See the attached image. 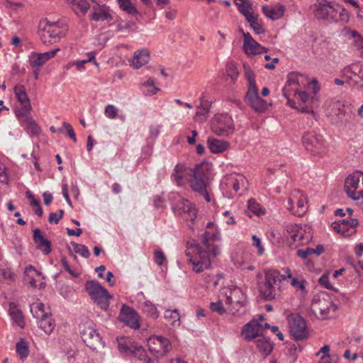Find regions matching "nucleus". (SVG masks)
Here are the masks:
<instances>
[{
	"instance_id": "obj_1",
	"label": "nucleus",
	"mask_w": 363,
	"mask_h": 363,
	"mask_svg": "<svg viewBox=\"0 0 363 363\" xmlns=\"http://www.w3.org/2000/svg\"><path fill=\"white\" fill-rule=\"evenodd\" d=\"M213 226V223L208 222L201 242L192 245L186 252L192 269L196 273L210 269L213 260L220 253L219 246L215 243L220 240V233Z\"/></svg>"
},
{
	"instance_id": "obj_2",
	"label": "nucleus",
	"mask_w": 363,
	"mask_h": 363,
	"mask_svg": "<svg viewBox=\"0 0 363 363\" xmlns=\"http://www.w3.org/2000/svg\"><path fill=\"white\" fill-rule=\"evenodd\" d=\"M212 179V164L203 162L190 168L184 164H177L171 174V179L177 186H184L188 182L196 193L203 196L206 202L211 201L207 186Z\"/></svg>"
},
{
	"instance_id": "obj_3",
	"label": "nucleus",
	"mask_w": 363,
	"mask_h": 363,
	"mask_svg": "<svg viewBox=\"0 0 363 363\" xmlns=\"http://www.w3.org/2000/svg\"><path fill=\"white\" fill-rule=\"evenodd\" d=\"M67 29L63 21H50L45 18L39 23L38 33L43 43L52 44L64 38Z\"/></svg>"
},
{
	"instance_id": "obj_4",
	"label": "nucleus",
	"mask_w": 363,
	"mask_h": 363,
	"mask_svg": "<svg viewBox=\"0 0 363 363\" xmlns=\"http://www.w3.org/2000/svg\"><path fill=\"white\" fill-rule=\"evenodd\" d=\"M286 279V275L281 274L277 270H267L264 281L259 284L258 288L260 296L265 301L274 299L279 291L281 281Z\"/></svg>"
},
{
	"instance_id": "obj_5",
	"label": "nucleus",
	"mask_w": 363,
	"mask_h": 363,
	"mask_svg": "<svg viewBox=\"0 0 363 363\" xmlns=\"http://www.w3.org/2000/svg\"><path fill=\"white\" fill-rule=\"evenodd\" d=\"M336 310L337 306L327 293H318L311 301V311L318 319L326 320L333 318Z\"/></svg>"
},
{
	"instance_id": "obj_6",
	"label": "nucleus",
	"mask_w": 363,
	"mask_h": 363,
	"mask_svg": "<svg viewBox=\"0 0 363 363\" xmlns=\"http://www.w3.org/2000/svg\"><path fill=\"white\" fill-rule=\"evenodd\" d=\"M245 78L248 82V89L245 95V101L258 113H262L267 108V102L259 97L256 86L255 75L251 69L244 65Z\"/></svg>"
},
{
	"instance_id": "obj_7",
	"label": "nucleus",
	"mask_w": 363,
	"mask_h": 363,
	"mask_svg": "<svg viewBox=\"0 0 363 363\" xmlns=\"http://www.w3.org/2000/svg\"><path fill=\"white\" fill-rule=\"evenodd\" d=\"M86 291L91 298L102 310L106 311L109 307V300L112 296L97 281H87L85 284Z\"/></svg>"
},
{
	"instance_id": "obj_8",
	"label": "nucleus",
	"mask_w": 363,
	"mask_h": 363,
	"mask_svg": "<svg viewBox=\"0 0 363 363\" xmlns=\"http://www.w3.org/2000/svg\"><path fill=\"white\" fill-rule=\"evenodd\" d=\"M211 130L218 135L229 136L235 131L232 117L228 113L216 114L211 121Z\"/></svg>"
},
{
	"instance_id": "obj_9",
	"label": "nucleus",
	"mask_w": 363,
	"mask_h": 363,
	"mask_svg": "<svg viewBox=\"0 0 363 363\" xmlns=\"http://www.w3.org/2000/svg\"><path fill=\"white\" fill-rule=\"evenodd\" d=\"M345 190L347 196L353 200L363 197V172H355L350 174L345 182Z\"/></svg>"
},
{
	"instance_id": "obj_10",
	"label": "nucleus",
	"mask_w": 363,
	"mask_h": 363,
	"mask_svg": "<svg viewBox=\"0 0 363 363\" xmlns=\"http://www.w3.org/2000/svg\"><path fill=\"white\" fill-rule=\"evenodd\" d=\"M306 150L313 155H321L325 152L326 143L323 135L314 132H307L302 137Z\"/></svg>"
},
{
	"instance_id": "obj_11",
	"label": "nucleus",
	"mask_w": 363,
	"mask_h": 363,
	"mask_svg": "<svg viewBox=\"0 0 363 363\" xmlns=\"http://www.w3.org/2000/svg\"><path fill=\"white\" fill-rule=\"evenodd\" d=\"M173 197L177 199V203L172 206L174 213L181 215L184 220L191 222L192 225L197 216V210L195 206L189 200L179 195H173Z\"/></svg>"
},
{
	"instance_id": "obj_12",
	"label": "nucleus",
	"mask_w": 363,
	"mask_h": 363,
	"mask_svg": "<svg viewBox=\"0 0 363 363\" xmlns=\"http://www.w3.org/2000/svg\"><path fill=\"white\" fill-rule=\"evenodd\" d=\"M288 323L291 335L296 340L306 339L308 330L305 319L298 314H291L288 316Z\"/></svg>"
},
{
	"instance_id": "obj_13",
	"label": "nucleus",
	"mask_w": 363,
	"mask_h": 363,
	"mask_svg": "<svg viewBox=\"0 0 363 363\" xmlns=\"http://www.w3.org/2000/svg\"><path fill=\"white\" fill-rule=\"evenodd\" d=\"M246 179L242 175H230L225 178L221 186L223 189H226L228 198H233L236 195H241L245 189Z\"/></svg>"
},
{
	"instance_id": "obj_14",
	"label": "nucleus",
	"mask_w": 363,
	"mask_h": 363,
	"mask_svg": "<svg viewBox=\"0 0 363 363\" xmlns=\"http://www.w3.org/2000/svg\"><path fill=\"white\" fill-rule=\"evenodd\" d=\"M306 196L299 190H294L287 201L286 208L294 216H301L307 211Z\"/></svg>"
},
{
	"instance_id": "obj_15",
	"label": "nucleus",
	"mask_w": 363,
	"mask_h": 363,
	"mask_svg": "<svg viewBox=\"0 0 363 363\" xmlns=\"http://www.w3.org/2000/svg\"><path fill=\"white\" fill-rule=\"evenodd\" d=\"M149 351L156 358L166 355L171 349L169 340L162 336H152L147 339Z\"/></svg>"
},
{
	"instance_id": "obj_16",
	"label": "nucleus",
	"mask_w": 363,
	"mask_h": 363,
	"mask_svg": "<svg viewBox=\"0 0 363 363\" xmlns=\"http://www.w3.org/2000/svg\"><path fill=\"white\" fill-rule=\"evenodd\" d=\"M286 230L290 238L297 245L306 244L312 239L311 229L306 225L289 224L286 226Z\"/></svg>"
},
{
	"instance_id": "obj_17",
	"label": "nucleus",
	"mask_w": 363,
	"mask_h": 363,
	"mask_svg": "<svg viewBox=\"0 0 363 363\" xmlns=\"http://www.w3.org/2000/svg\"><path fill=\"white\" fill-rule=\"evenodd\" d=\"M317 91L318 90H315L313 91L314 95L309 98L306 91H298L297 90H295L292 95L297 98L298 102L296 103L295 101V106L291 107L301 113H313V104L318 101V99L315 96Z\"/></svg>"
},
{
	"instance_id": "obj_18",
	"label": "nucleus",
	"mask_w": 363,
	"mask_h": 363,
	"mask_svg": "<svg viewBox=\"0 0 363 363\" xmlns=\"http://www.w3.org/2000/svg\"><path fill=\"white\" fill-rule=\"evenodd\" d=\"M81 337L85 345L92 350L102 345L101 337L99 333L91 326L85 327L80 332Z\"/></svg>"
},
{
	"instance_id": "obj_19",
	"label": "nucleus",
	"mask_w": 363,
	"mask_h": 363,
	"mask_svg": "<svg viewBox=\"0 0 363 363\" xmlns=\"http://www.w3.org/2000/svg\"><path fill=\"white\" fill-rule=\"evenodd\" d=\"M303 76L297 72H291L288 74L287 81L285 86L282 89L284 96L287 99V105L289 106H295V101L290 98L296 89H294L293 86H298L300 83V79Z\"/></svg>"
},
{
	"instance_id": "obj_20",
	"label": "nucleus",
	"mask_w": 363,
	"mask_h": 363,
	"mask_svg": "<svg viewBox=\"0 0 363 363\" xmlns=\"http://www.w3.org/2000/svg\"><path fill=\"white\" fill-rule=\"evenodd\" d=\"M118 319L125 325L136 330L140 328L138 313L130 307L123 305L118 315Z\"/></svg>"
},
{
	"instance_id": "obj_21",
	"label": "nucleus",
	"mask_w": 363,
	"mask_h": 363,
	"mask_svg": "<svg viewBox=\"0 0 363 363\" xmlns=\"http://www.w3.org/2000/svg\"><path fill=\"white\" fill-rule=\"evenodd\" d=\"M343 74L357 86H363V65L354 63L343 69Z\"/></svg>"
},
{
	"instance_id": "obj_22",
	"label": "nucleus",
	"mask_w": 363,
	"mask_h": 363,
	"mask_svg": "<svg viewBox=\"0 0 363 363\" xmlns=\"http://www.w3.org/2000/svg\"><path fill=\"white\" fill-rule=\"evenodd\" d=\"M359 225V221L357 218L348 217L339 220L338 221L332 223L333 228L337 233H342L345 235H348L350 233L355 232L354 228Z\"/></svg>"
},
{
	"instance_id": "obj_23",
	"label": "nucleus",
	"mask_w": 363,
	"mask_h": 363,
	"mask_svg": "<svg viewBox=\"0 0 363 363\" xmlns=\"http://www.w3.org/2000/svg\"><path fill=\"white\" fill-rule=\"evenodd\" d=\"M225 303L232 305L234 308L242 307L246 303V296L238 287L228 289L225 292Z\"/></svg>"
},
{
	"instance_id": "obj_24",
	"label": "nucleus",
	"mask_w": 363,
	"mask_h": 363,
	"mask_svg": "<svg viewBox=\"0 0 363 363\" xmlns=\"http://www.w3.org/2000/svg\"><path fill=\"white\" fill-rule=\"evenodd\" d=\"M94 4L91 6L92 15L91 19L94 21H110L113 16L110 8L106 4H99L92 0Z\"/></svg>"
},
{
	"instance_id": "obj_25",
	"label": "nucleus",
	"mask_w": 363,
	"mask_h": 363,
	"mask_svg": "<svg viewBox=\"0 0 363 363\" xmlns=\"http://www.w3.org/2000/svg\"><path fill=\"white\" fill-rule=\"evenodd\" d=\"M18 117L21 125L30 135L38 136L40 133V128L31 117L30 111L18 113Z\"/></svg>"
},
{
	"instance_id": "obj_26",
	"label": "nucleus",
	"mask_w": 363,
	"mask_h": 363,
	"mask_svg": "<svg viewBox=\"0 0 363 363\" xmlns=\"http://www.w3.org/2000/svg\"><path fill=\"white\" fill-rule=\"evenodd\" d=\"M262 330V323H259L256 319H253L243 326L241 334L246 341L250 342L260 335Z\"/></svg>"
},
{
	"instance_id": "obj_27",
	"label": "nucleus",
	"mask_w": 363,
	"mask_h": 363,
	"mask_svg": "<svg viewBox=\"0 0 363 363\" xmlns=\"http://www.w3.org/2000/svg\"><path fill=\"white\" fill-rule=\"evenodd\" d=\"M244 43L243 50L247 55H258L267 52V49L262 47L255 40L252 38L249 33H243Z\"/></svg>"
},
{
	"instance_id": "obj_28",
	"label": "nucleus",
	"mask_w": 363,
	"mask_h": 363,
	"mask_svg": "<svg viewBox=\"0 0 363 363\" xmlns=\"http://www.w3.org/2000/svg\"><path fill=\"white\" fill-rule=\"evenodd\" d=\"M14 93L18 99V101L22 105V108L18 111V113H21L23 112H29L31 109V105L30 103V99L28 96V94L26 91V87L24 85L21 84H18L14 86Z\"/></svg>"
},
{
	"instance_id": "obj_29",
	"label": "nucleus",
	"mask_w": 363,
	"mask_h": 363,
	"mask_svg": "<svg viewBox=\"0 0 363 363\" xmlns=\"http://www.w3.org/2000/svg\"><path fill=\"white\" fill-rule=\"evenodd\" d=\"M315 16L318 19L329 21L334 5L325 0H318L315 4Z\"/></svg>"
},
{
	"instance_id": "obj_30",
	"label": "nucleus",
	"mask_w": 363,
	"mask_h": 363,
	"mask_svg": "<svg viewBox=\"0 0 363 363\" xmlns=\"http://www.w3.org/2000/svg\"><path fill=\"white\" fill-rule=\"evenodd\" d=\"M149 60V52L147 50L142 49L134 52L133 57L129 60V64L134 69H139L146 65Z\"/></svg>"
},
{
	"instance_id": "obj_31",
	"label": "nucleus",
	"mask_w": 363,
	"mask_h": 363,
	"mask_svg": "<svg viewBox=\"0 0 363 363\" xmlns=\"http://www.w3.org/2000/svg\"><path fill=\"white\" fill-rule=\"evenodd\" d=\"M33 240L37 244L38 248L44 254L48 255L50 253L51 242L44 238L40 230L38 228L33 230Z\"/></svg>"
},
{
	"instance_id": "obj_32",
	"label": "nucleus",
	"mask_w": 363,
	"mask_h": 363,
	"mask_svg": "<svg viewBox=\"0 0 363 363\" xmlns=\"http://www.w3.org/2000/svg\"><path fill=\"white\" fill-rule=\"evenodd\" d=\"M349 18V13L345 8L339 4L334 5L333 13H330L329 21L345 24L348 22Z\"/></svg>"
},
{
	"instance_id": "obj_33",
	"label": "nucleus",
	"mask_w": 363,
	"mask_h": 363,
	"mask_svg": "<svg viewBox=\"0 0 363 363\" xmlns=\"http://www.w3.org/2000/svg\"><path fill=\"white\" fill-rule=\"evenodd\" d=\"M9 315L11 320L21 328L25 326L24 317L21 310L14 303H10L9 306Z\"/></svg>"
},
{
	"instance_id": "obj_34",
	"label": "nucleus",
	"mask_w": 363,
	"mask_h": 363,
	"mask_svg": "<svg viewBox=\"0 0 363 363\" xmlns=\"http://www.w3.org/2000/svg\"><path fill=\"white\" fill-rule=\"evenodd\" d=\"M262 11L267 18L275 21L283 16L285 11V6L281 4H278L274 7L263 6Z\"/></svg>"
},
{
	"instance_id": "obj_35",
	"label": "nucleus",
	"mask_w": 363,
	"mask_h": 363,
	"mask_svg": "<svg viewBox=\"0 0 363 363\" xmlns=\"http://www.w3.org/2000/svg\"><path fill=\"white\" fill-rule=\"evenodd\" d=\"M207 143L209 150L213 153L223 152L226 150L229 146L228 142L216 138H208Z\"/></svg>"
},
{
	"instance_id": "obj_36",
	"label": "nucleus",
	"mask_w": 363,
	"mask_h": 363,
	"mask_svg": "<svg viewBox=\"0 0 363 363\" xmlns=\"http://www.w3.org/2000/svg\"><path fill=\"white\" fill-rule=\"evenodd\" d=\"M67 2L77 15H84L91 7L87 0H67Z\"/></svg>"
},
{
	"instance_id": "obj_37",
	"label": "nucleus",
	"mask_w": 363,
	"mask_h": 363,
	"mask_svg": "<svg viewBox=\"0 0 363 363\" xmlns=\"http://www.w3.org/2000/svg\"><path fill=\"white\" fill-rule=\"evenodd\" d=\"M258 350L264 357L271 354L273 350L274 345L271 342L270 340L267 337H262L255 342Z\"/></svg>"
},
{
	"instance_id": "obj_38",
	"label": "nucleus",
	"mask_w": 363,
	"mask_h": 363,
	"mask_svg": "<svg viewBox=\"0 0 363 363\" xmlns=\"http://www.w3.org/2000/svg\"><path fill=\"white\" fill-rule=\"evenodd\" d=\"M38 324L39 328L48 335L50 334L55 327L52 318L48 314L38 319Z\"/></svg>"
},
{
	"instance_id": "obj_39",
	"label": "nucleus",
	"mask_w": 363,
	"mask_h": 363,
	"mask_svg": "<svg viewBox=\"0 0 363 363\" xmlns=\"http://www.w3.org/2000/svg\"><path fill=\"white\" fill-rule=\"evenodd\" d=\"M26 276V281L28 282V284L32 287H37V277H40V273L38 272L34 267L32 265H29L27 267L24 272Z\"/></svg>"
},
{
	"instance_id": "obj_40",
	"label": "nucleus",
	"mask_w": 363,
	"mask_h": 363,
	"mask_svg": "<svg viewBox=\"0 0 363 363\" xmlns=\"http://www.w3.org/2000/svg\"><path fill=\"white\" fill-rule=\"evenodd\" d=\"M16 352L21 360L26 359L29 354L28 342L23 338H21L16 345Z\"/></svg>"
},
{
	"instance_id": "obj_41",
	"label": "nucleus",
	"mask_w": 363,
	"mask_h": 363,
	"mask_svg": "<svg viewBox=\"0 0 363 363\" xmlns=\"http://www.w3.org/2000/svg\"><path fill=\"white\" fill-rule=\"evenodd\" d=\"M142 311L147 316L156 320L159 317V311L155 304L150 301H145L142 304Z\"/></svg>"
},
{
	"instance_id": "obj_42",
	"label": "nucleus",
	"mask_w": 363,
	"mask_h": 363,
	"mask_svg": "<svg viewBox=\"0 0 363 363\" xmlns=\"http://www.w3.org/2000/svg\"><path fill=\"white\" fill-rule=\"evenodd\" d=\"M164 318L173 326L180 325V315L178 310H166Z\"/></svg>"
},
{
	"instance_id": "obj_43",
	"label": "nucleus",
	"mask_w": 363,
	"mask_h": 363,
	"mask_svg": "<svg viewBox=\"0 0 363 363\" xmlns=\"http://www.w3.org/2000/svg\"><path fill=\"white\" fill-rule=\"evenodd\" d=\"M30 313L36 319H40L48 313H45V305L41 302L33 303L30 306Z\"/></svg>"
},
{
	"instance_id": "obj_44",
	"label": "nucleus",
	"mask_w": 363,
	"mask_h": 363,
	"mask_svg": "<svg viewBox=\"0 0 363 363\" xmlns=\"http://www.w3.org/2000/svg\"><path fill=\"white\" fill-rule=\"evenodd\" d=\"M131 354H133L138 359L143 361L145 363L151 362V359L147 356L145 349L138 344H135L131 352Z\"/></svg>"
},
{
	"instance_id": "obj_45",
	"label": "nucleus",
	"mask_w": 363,
	"mask_h": 363,
	"mask_svg": "<svg viewBox=\"0 0 363 363\" xmlns=\"http://www.w3.org/2000/svg\"><path fill=\"white\" fill-rule=\"evenodd\" d=\"M119 7L130 15H137L138 11L130 0H118Z\"/></svg>"
},
{
	"instance_id": "obj_46",
	"label": "nucleus",
	"mask_w": 363,
	"mask_h": 363,
	"mask_svg": "<svg viewBox=\"0 0 363 363\" xmlns=\"http://www.w3.org/2000/svg\"><path fill=\"white\" fill-rule=\"evenodd\" d=\"M29 63L33 68H40L45 62L41 53L33 52L29 55Z\"/></svg>"
},
{
	"instance_id": "obj_47",
	"label": "nucleus",
	"mask_w": 363,
	"mask_h": 363,
	"mask_svg": "<svg viewBox=\"0 0 363 363\" xmlns=\"http://www.w3.org/2000/svg\"><path fill=\"white\" fill-rule=\"evenodd\" d=\"M286 278L291 279V284L294 288L301 290V291H305L306 290V281L303 279H298L297 277H294L290 272V270L287 269V274L286 275Z\"/></svg>"
},
{
	"instance_id": "obj_48",
	"label": "nucleus",
	"mask_w": 363,
	"mask_h": 363,
	"mask_svg": "<svg viewBox=\"0 0 363 363\" xmlns=\"http://www.w3.org/2000/svg\"><path fill=\"white\" fill-rule=\"evenodd\" d=\"M135 345V343L129 338H121L118 342L119 350L125 353H131Z\"/></svg>"
},
{
	"instance_id": "obj_49",
	"label": "nucleus",
	"mask_w": 363,
	"mask_h": 363,
	"mask_svg": "<svg viewBox=\"0 0 363 363\" xmlns=\"http://www.w3.org/2000/svg\"><path fill=\"white\" fill-rule=\"evenodd\" d=\"M71 245L73 247V250L75 253L80 255L84 258H88L90 256V252L89 249L84 245L78 244L74 242H72Z\"/></svg>"
},
{
	"instance_id": "obj_50",
	"label": "nucleus",
	"mask_w": 363,
	"mask_h": 363,
	"mask_svg": "<svg viewBox=\"0 0 363 363\" xmlns=\"http://www.w3.org/2000/svg\"><path fill=\"white\" fill-rule=\"evenodd\" d=\"M227 75L233 80L235 81L239 75V72L236 65L233 62H229L226 65Z\"/></svg>"
},
{
	"instance_id": "obj_51",
	"label": "nucleus",
	"mask_w": 363,
	"mask_h": 363,
	"mask_svg": "<svg viewBox=\"0 0 363 363\" xmlns=\"http://www.w3.org/2000/svg\"><path fill=\"white\" fill-rule=\"evenodd\" d=\"M118 108L113 104H108L104 108V115L109 119H115L118 116Z\"/></svg>"
},
{
	"instance_id": "obj_52",
	"label": "nucleus",
	"mask_w": 363,
	"mask_h": 363,
	"mask_svg": "<svg viewBox=\"0 0 363 363\" xmlns=\"http://www.w3.org/2000/svg\"><path fill=\"white\" fill-rule=\"evenodd\" d=\"M88 57H89L86 60L74 62V65L77 67L78 70H81L82 69H83L84 65L89 62H94V65L96 66H98V63L95 60V56L93 52H89Z\"/></svg>"
},
{
	"instance_id": "obj_53",
	"label": "nucleus",
	"mask_w": 363,
	"mask_h": 363,
	"mask_svg": "<svg viewBox=\"0 0 363 363\" xmlns=\"http://www.w3.org/2000/svg\"><path fill=\"white\" fill-rule=\"evenodd\" d=\"M209 112V106H201L198 108V110L196 111V116L199 118L200 122L204 121L208 114Z\"/></svg>"
},
{
	"instance_id": "obj_54",
	"label": "nucleus",
	"mask_w": 363,
	"mask_h": 363,
	"mask_svg": "<svg viewBox=\"0 0 363 363\" xmlns=\"http://www.w3.org/2000/svg\"><path fill=\"white\" fill-rule=\"evenodd\" d=\"M252 246L257 248V254L262 255L264 252V247L262 245L260 238L256 235H253L252 237Z\"/></svg>"
},
{
	"instance_id": "obj_55",
	"label": "nucleus",
	"mask_w": 363,
	"mask_h": 363,
	"mask_svg": "<svg viewBox=\"0 0 363 363\" xmlns=\"http://www.w3.org/2000/svg\"><path fill=\"white\" fill-rule=\"evenodd\" d=\"M0 274L5 280L14 281L15 274L10 268H5L0 269Z\"/></svg>"
},
{
	"instance_id": "obj_56",
	"label": "nucleus",
	"mask_w": 363,
	"mask_h": 363,
	"mask_svg": "<svg viewBox=\"0 0 363 363\" xmlns=\"http://www.w3.org/2000/svg\"><path fill=\"white\" fill-rule=\"evenodd\" d=\"M154 260L159 266H162L167 260L166 257L162 250H155L154 252Z\"/></svg>"
},
{
	"instance_id": "obj_57",
	"label": "nucleus",
	"mask_w": 363,
	"mask_h": 363,
	"mask_svg": "<svg viewBox=\"0 0 363 363\" xmlns=\"http://www.w3.org/2000/svg\"><path fill=\"white\" fill-rule=\"evenodd\" d=\"M0 182L4 184H8L9 183L7 168L3 164H0Z\"/></svg>"
},
{
	"instance_id": "obj_58",
	"label": "nucleus",
	"mask_w": 363,
	"mask_h": 363,
	"mask_svg": "<svg viewBox=\"0 0 363 363\" xmlns=\"http://www.w3.org/2000/svg\"><path fill=\"white\" fill-rule=\"evenodd\" d=\"M248 208L256 215L263 214L264 211H261L259 205L256 203L254 200H250L248 201Z\"/></svg>"
},
{
	"instance_id": "obj_59",
	"label": "nucleus",
	"mask_w": 363,
	"mask_h": 363,
	"mask_svg": "<svg viewBox=\"0 0 363 363\" xmlns=\"http://www.w3.org/2000/svg\"><path fill=\"white\" fill-rule=\"evenodd\" d=\"M212 311L217 312L220 315H223L225 313V309L224 308L223 303L220 301L218 302H212L210 306Z\"/></svg>"
},
{
	"instance_id": "obj_60",
	"label": "nucleus",
	"mask_w": 363,
	"mask_h": 363,
	"mask_svg": "<svg viewBox=\"0 0 363 363\" xmlns=\"http://www.w3.org/2000/svg\"><path fill=\"white\" fill-rule=\"evenodd\" d=\"M59 214L57 213H51L49 215L48 220L50 223H54L55 224H57L60 219L62 218L64 215V211L63 210H59Z\"/></svg>"
},
{
	"instance_id": "obj_61",
	"label": "nucleus",
	"mask_w": 363,
	"mask_h": 363,
	"mask_svg": "<svg viewBox=\"0 0 363 363\" xmlns=\"http://www.w3.org/2000/svg\"><path fill=\"white\" fill-rule=\"evenodd\" d=\"M313 252H314L313 248L306 247V249H299V250H298L296 251V255H297L298 257H299L301 258L306 259L309 255H313Z\"/></svg>"
},
{
	"instance_id": "obj_62",
	"label": "nucleus",
	"mask_w": 363,
	"mask_h": 363,
	"mask_svg": "<svg viewBox=\"0 0 363 363\" xmlns=\"http://www.w3.org/2000/svg\"><path fill=\"white\" fill-rule=\"evenodd\" d=\"M318 283L321 286H324L325 288H326L328 289H333V286L329 281V277L328 274H324L323 275H322L318 279Z\"/></svg>"
},
{
	"instance_id": "obj_63",
	"label": "nucleus",
	"mask_w": 363,
	"mask_h": 363,
	"mask_svg": "<svg viewBox=\"0 0 363 363\" xmlns=\"http://www.w3.org/2000/svg\"><path fill=\"white\" fill-rule=\"evenodd\" d=\"M238 10L243 15V16H246V14L247 13H250L252 10V6L251 4H250L249 1L243 4H241V5H239L238 6Z\"/></svg>"
},
{
	"instance_id": "obj_64",
	"label": "nucleus",
	"mask_w": 363,
	"mask_h": 363,
	"mask_svg": "<svg viewBox=\"0 0 363 363\" xmlns=\"http://www.w3.org/2000/svg\"><path fill=\"white\" fill-rule=\"evenodd\" d=\"M352 35L354 37H356L357 36V38L354 40V45H355V47L362 51V52L363 53V38L357 35V33L356 31H353L352 32Z\"/></svg>"
}]
</instances>
